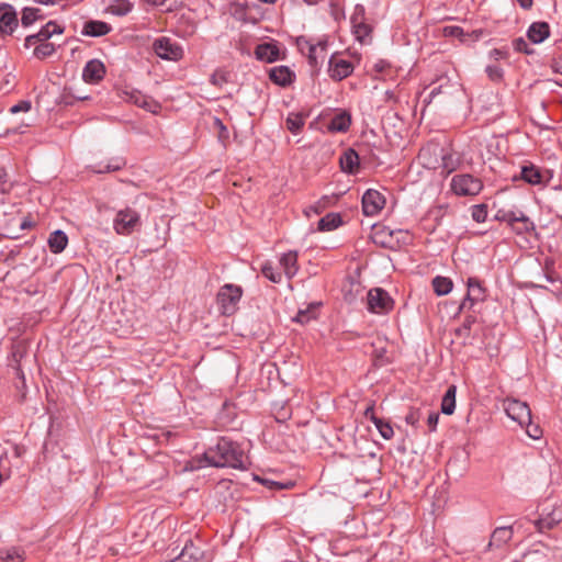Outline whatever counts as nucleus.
I'll return each mask as SVG.
<instances>
[{
	"label": "nucleus",
	"mask_w": 562,
	"mask_h": 562,
	"mask_svg": "<svg viewBox=\"0 0 562 562\" xmlns=\"http://www.w3.org/2000/svg\"><path fill=\"white\" fill-rule=\"evenodd\" d=\"M206 465L240 469L245 467V456L236 443L226 438H222L215 447H212L204 452L203 461H199V464L195 468H203Z\"/></svg>",
	"instance_id": "obj_1"
},
{
	"label": "nucleus",
	"mask_w": 562,
	"mask_h": 562,
	"mask_svg": "<svg viewBox=\"0 0 562 562\" xmlns=\"http://www.w3.org/2000/svg\"><path fill=\"white\" fill-rule=\"evenodd\" d=\"M243 296V289L239 285L227 283L220 288L216 295V303L223 315H233L238 310Z\"/></svg>",
	"instance_id": "obj_2"
},
{
	"label": "nucleus",
	"mask_w": 562,
	"mask_h": 562,
	"mask_svg": "<svg viewBox=\"0 0 562 562\" xmlns=\"http://www.w3.org/2000/svg\"><path fill=\"white\" fill-rule=\"evenodd\" d=\"M139 214L130 207L121 210L113 220V228L120 235H130L139 225Z\"/></svg>",
	"instance_id": "obj_3"
},
{
	"label": "nucleus",
	"mask_w": 562,
	"mask_h": 562,
	"mask_svg": "<svg viewBox=\"0 0 562 562\" xmlns=\"http://www.w3.org/2000/svg\"><path fill=\"white\" fill-rule=\"evenodd\" d=\"M155 54L165 60L178 61L183 57L182 47L169 37H159L153 43Z\"/></svg>",
	"instance_id": "obj_4"
},
{
	"label": "nucleus",
	"mask_w": 562,
	"mask_h": 562,
	"mask_svg": "<svg viewBox=\"0 0 562 562\" xmlns=\"http://www.w3.org/2000/svg\"><path fill=\"white\" fill-rule=\"evenodd\" d=\"M451 188L458 195H476L481 192L483 184L480 179L471 175H457L451 180Z\"/></svg>",
	"instance_id": "obj_5"
},
{
	"label": "nucleus",
	"mask_w": 562,
	"mask_h": 562,
	"mask_svg": "<svg viewBox=\"0 0 562 562\" xmlns=\"http://www.w3.org/2000/svg\"><path fill=\"white\" fill-rule=\"evenodd\" d=\"M503 408L506 415L518 423L520 427H525L527 422H530L531 411L527 403L516 398H506L503 402Z\"/></svg>",
	"instance_id": "obj_6"
},
{
	"label": "nucleus",
	"mask_w": 562,
	"mask_h": 562,
	"mask_svg": "<svg viewBox=\"0 0 562 562\" xmlns=\"http://www.w3.org/2000/svg\"><path fill=\"white\" fill-rule=\"evenodd\" d=\"M352 34L356 40L361 44H368L371 41V26L366 23L364 8L362 5L356 7V10L350 19Z\"/></svg>",
	"instance_id": "obj_7"
},
{
	"label": "nucleus",
	"mask_w": 562,
	"mask_h": 562,
	"mask_svg": "<svg viewBox=\"0 0 562 562\" xmlns=\"http://www.w3.org/2000/svg\"><path fill=\"white\" fill-rule=\"evenodd\" d=\"M368 310L375 314H384L392 310L393 300L386 291L380 288L368 292Z\"/></svg>",
	"instance_id": "obj_8"
},
{
	"label": "nucleus",
	"mask_w": 562,
	"mask_h": 562,
	"mask_svg": "<svg viewBox=\"0 0 562 562\" xmlns=\"http://www.w3.org/2000/svg\"><path fill=\"white\" fill-rule=\"evenodd\" d=\"M385 205V198L376 190L369 189L362 196V211L367 216L378 215Z\"/></svg>",
	"instance_id": "obj_9"
},
{
	"label": "nucleus",
	"mask_w": 562,
	"mask_h": 562,
	"mask_svg": "<svg viewBox=\"0 0 562 562\" xmlns=\"http://www.w3.org/2000/svg\"><path fill=\"white\" fill-rule=\"evenodd\" d=\"M64 29L54 21L47 22L36 34L26 36L24 46L26 48L48 42V40L55 34H63Z\"/></svg>",
	"instance_id": "obj_10"
},
{
	"label": "nucleus",
	"mask_w": 562,
	"mask_h": 562,
	"mask_svg": "<svg viewBox=\"0 0 562 562\" xmlns=\"http://www.w3.org/2000/svg\"><path fill=\"white\" fill-rule=\"evenodd\" d=\"M169 562H207V559L205 551L200 546L189 541L184 544L179 555Z\"/></svg>",
	"instance_id": "obj_11"
},
{
	"label": "nucleus",
	"mask_w": 562,
	"mask_h": 562,
	"mask_svg": "<svg viewBox=\"0 0 562 562\" xmlns=\"http://www.w3.org/2000/svg\"><path fill=\"white\" fill-rule=\"evenodd\" d=\"M468 293L461 303V308L472 307L475 303L482 302L485 299V289L476 278L468 279Z\"/></svg>",
	"instance_id": "obj_12"
},
{
	"label": "nucleus",
	"mask_w": 562,
	"mask_h": 562,
	"mask_svg": "<svg viewBox=\"0 0 562 562\" xmlns=\"http://www.w3.org/2000/svg\"><path fill=\"white\" fill-rule=\"evenodd\" d=\"M105 76V66L100 59L89 60L82 69V79L87 83H98Z\"/></svg>",
	"instance_id": "obj_13"
},
{
	"label": "nucleus",
	"mask_w": 562,
	"mask_h": 562,
	"mask_svg": "<svg viewBox=\"0 0 562 562\" xmlns=\"http://www.w3.org/2000/svg\"><path fill=\"white\" fill-rule=\"evenodd\" d=\"M329 75L335 80H342L353 71V66L350 61L331 56L329 59Z\"/></svg>",
	"instance_id": "obj_14"
},
{
	"label": "nucleus",
	"mask_w": 562,
	"mask_h": 562,
	"mask_svg": "<svg viewBox=\"0 0 562 562\" xmlns=\"http://www.w3.org/2000/svg\"><path fill=\"white\" fill-rule=\"evenodd\" d=\"M255 56L260 61L273 63L280 59V48L273 42L262 43L257 45Z\"/></svg>",
	"instance_id": "obj_15"
},
{
	"label": "nucleus",
	"mask_w": 562,
	"mask_h": 562,
	"mask_svg": "<svg viewBox=\"0 0 562 562\" xmlns=\"http://www.w3.org/2000/svg\"><path fill=\"white\" fill-rule=\"evenodd\" d=\"M127 101L136 104L139 108H143L151 113H157L160 109V105L157 101H155L151 97L143 94L140 91L132 90L127 92Z\"/></svg>",
	"instance_id": "obj_16"
},
{
	"label": "nucleus",
	"mask_w": 562,
	"mask_h": 562,
	"mask_svg": "<svg viewBox=\"0 0 562 562\" xmlns=\"http://www.w3.org/2000/svg\"><path fill=\"white\" fill-rule=\"evenodd\" d=\"M18 25L16 13L9 4L0 5V31L11 34Z\"/></svg>",
	"instance_id": "obj_17"
},
{
	"label": "nucleus",
	"mask_w": 562,
	"mask_h": 562,
	"mask_svg": "<svg viewBox=\"0 0 562 562\" xmlns=\"http://www.w3.org/2000/svg\"><path fill=\"white\" fill-rule=\"evenodd\" d=\"M295 75L288 66H276L269 71V78L278 86H289L293 82Z\"/></svg>",
	"instance_id": "obj_18"
},
{
	"label": "nucleus",
	"mask_w": 562,
	"mask_h": 562,
	"mask_svg": "<svg viewBox=\"0 0 562 562\" xmlns=\"http://www.w3.org/2000/svg\"><path fill=\"white\" fill-rule=\"evenodd\" d=\"M110 24L103 21L91 20L83 24L81 34L85 36L100 37L111 32Z\"/></svg>",
	"instance_id": "obj_19"
},
{
	"label": "nucleus",
	"mask_w": 562,
	"mask_h": 562,
	"mask_svg": "<svg viewBox=\"0 0 562 562\" xmlns=\"http://www.w3.org/2000/svg\"><path fill=\"white\" fill-rule=\"evenodd\" d=\"M327 56V41L321 40L317 43H313L310 53L307 54L308 63L312 67H316L319 63H323Z\"/></svg>",
	"instance_id": "obj_20"
},
{
	"label": "nucleus",
	"mask_w": 562,
	"mask_h": 562,
	"mask_svg": "<svg viewBox=\"0 0 562 562\" xmlns=\"http://www.w3.org/2000/svg\"><path fill=\"white\" fill-rule=\"evenodd\" d=\"M280 266L282 267L284 274L288 279H292L297 270V254L295 251H289L280 257Z\"/></svg>",
	"instance_id": "obj_21"
},
{
	"label": "nucleus",
	"mask_w": 562,
	"mask_h": 562,
	"mask_svg": "<svg viewBox=\"0 0 562 562\" xmlns=\"http://www.w3.org/2000/svg\"><path fill=\"white\" fill-rule=\"evenodd\" d=\"M342 171L355 173L359 168V156L353 149H347L340 157Z\"/></svg>",
	"instance_id": "obj_22"
},
{
	"label": "nucleus",
	"mask_w": 562,
	"mask_h": 562,
	"mask_svg": "<svg viewBox=\"0 0 562 562\" xmlns=\"http://www.w3.org/2000/svg\"><path fill=\"white\" fill-rule=\"evenodd\" d=\"M527 35L532 43L539 44L549 36V25L544 22L532 23Z\"/></svg>",
	"instance_id": "obj_23"
},
{
	"label": "nucleus",
	"mask_w": 562,
	"mask_h": 562,
	"mask_svg": "<svg viewBox=\"0 0 562 562\" xmlns=\"http://www.w3.org/2000/svg\"><path fill=\"white\" fill-rule=\"evenodd\" d=\"M366 416L370 417V419L373 422L376 429L379 430L380 435L384 439L389 440L394 436V430L392 426L387 422H384L383 419L374 416L372 407L367 408Z\"/></svg>",
	"instance_id": "obj_24"
},
{
	"label": "nucleus",
	"mask_w": 562,
	"mask_h": 562,
	"mask_svg": "<svg viewBox=\"0 0 562 562\" xmlns=\"http://www.w3.org/2000/svg\"><path fill=\"white\" fill-rule=\"evenodd\" d=\"M67 244L68 237L63 231L57 229L49 235L48 246L52 252H61L66 248Z\"/></svg>",
	"instance_id": "obj_25"
},
{
	"label": "nucleus",
	"mask_w": 562,
	"mask_h": 562,
	"mask_svg": "<svg viewBox=\"0 0 562 562\" xmlns=\"http://www.w3.org/2000/svg\"><path fill=\"white\" fill-rule=\"evenodd\" d=\"M351 124V117L347 112L336 114L328 125L330 132H347Z\"/></svg>",
	"instance_id": "obj_26"
},
{
	"label": "nucleus",
	"mask_w": 562,
	"mask_h": 562,
	"mask_svg": "<svg viewBox=\"0 0 562 562\" xmlns=\"http://www.w3.org/2000/svg\"><path fill=\"white\" fill-rule=\"evenodd\" d=\"M133 9V3L130 0H111L106 7V11L113 15L123 16L130 13Z\"/></svg>",
	"instance_id": "obj_27"
},
{
	"label": "nucleus",
	"mask_w": 562,
	"mask_h": 562,
	"mask_svg": "<svg viewBox=\"0 0 562 562\" xmlns=\"http://www.w3.org/2000/svg\"><path fill=\"white\" fill-rule=\"evenodd\" d=\"M456 393L457 387L456 385H450L448 390L446 391L442 402H441V412L446 415L453 414L456 409Z\"/></svg>",
	"instance_id": "obj_28"
},
{
	"label": "nucleus",
	"mask_w": 562,
	"mask_h": 562,
	"mask_svg": "<svg viewBox=\"0 0 562 562\" xmlns=\"http://www.w3.org/2000/svg\"><path fill=\"white\" fill-rule=\"evenodd\" d=\"M341 224V218L337 213H329L318 221V231L330 232Z\"/></svg>",
	"instance_id": "obj_29"
},
{
	"label": "nucleus",
	"mask_w": 562,
	"mask_h": 562,
	"mask_svg": "<svg viewBox=\"0 0 562 562\" xmlns=\"http://www.w3.org/2000/svg\"><path fill=\"white\" fill-rule=\"evenodd\" d=\"M513 537V531L508 527H499L494 530L492 533L490 544H495L497 547L507 543Z\"/></svg>",
	"instance_id": "obj_30"
},
{
	"label": "nucleus",
	"mask_w": 562,
	"mask_h": 562,
	"mask_svg": "<svg viewBox=\"0 0 562 562\" xmlns=\"http://www.w3.org/2000/svg\"><path fill=\"white\" fill-rule=\"evenodd\" d=\"M0 560L3 562H23L24 551L15 547L0 549Z\"/></svg>",
	"instance_id": "obj_31"
},
{
	"label": "nucleus",
	"mask_w": 562,
	"mask_h": 562,
	"mask_svg": "<svg viewBox=\"0 0 562 562\" xmlns=\"http://www.w3.org/2000/svg\"><path fill=\"white\" fill-rule=\"evenodd\" d=\"M34 46L35 47L33 50V55L37 59L48 58V57L53 56L56 52V46L54 45V43H50V42L40 43Z\"/></svg>",
	"instance_id": "obj_32"
},
{
	"label": "nucleus",
	"mask_w": 562,
	"mask_h": 562,
	"mask_svg": "<svg viewBox=\"0 0 562 562\" xmlns=\"http://www.w3.org/2000/svg\"><path fill=\"white\" fill-rule=\"evenodd\" d=\"M521 178L530 184H540L542 181V175L535 166L522 167Z\"/></svg>",
	"instance_id": "obj_33"
},
{
	"label": "nucleus",
	"mask_w": 562,
	"mask_h": 562,
	"mask_svg": "<svg viewBox=\"0 0 562 562\" xmlns=\"http://www.w3.org/2000/svg\"><path fill=\"white\" fill-rule=\"evenodd\" d=\"M305 123V117L301 113H290L286 117V127L293 133L297 134Z\"/></svg>",
	"instance_id": "obj_34"
},
{
	"label": "nucleus",
	"mask_w": 562,
	"mask_h": 562,
	"mask_svg": "<svg viewBox=\"0 0 562 562\" xmlns=\"http://www.w3.org/2000/svg\"><path fill=\"white\" fill-rule=\"evenodd\" d=\"M452 281L449 278L436 277L432 280L434 291L438 295H446L452 290Z\"/></svg>",
	"instance_id": "obj_35"
},
{
	"label": "nucleus",
	"mask_w": 562,
	"mask_h": 562,
	"mask_svg": "<svg viewBox=\"0 0 562 562\" xmlns=\"http://www.w3.org/2000/svg\"><path fill=\"white\" fill-rule=\"evenodd\" d=\"M508 221L512 224L519 223L520 224L519 229H521V231H529L533 227L532 222L527 216H525L521 212H519L518 214H516L514 212L509 213Z\"/></svg>",
	"instance_id": "obj_36"
},
{
	"label": "nucleus",
	"mask_w": 562,
	"mask_h": 562,
	"mask_svg": "<svg viewBox=\"0 0 562 562\" xmlns=\"http://www.w3.org/2000/svg\"><path fill=\"white\" fill-rule=\"evenodd\" d=\"M262 274L273 283H280L282 280V274L277 271L271 262H266L261 267Z\"/></svg>",
	"instance_id": "obj_37"
},
{
	"label": "nucleus",
	"mask_w": 562,
	"mask_h": 562,
	"mask_svg": "<svg viewBox=\"0 0 562 562\" xmlns=\"http://www.w3.org/2000/svg\"><path fill=\"white\" fill-rule=\"evenodd\" d=\"M40 10L36 8H24L22 11L21 22L24 26L34 23L38 18Z\"/></svg>",
	"instance_id": "obj_38"
},
{
	"label": "nucleus",
	"mask_w": 562,
	"mask_h": 562,
	"mask_svg": "<svg viewBox=\"0 0 562 562\" xmlns=\"http://www.w3.org/2000/svg\"><path fill=\"white\" fill-rule=\"evenodd\" d=\"M524 428H526V434L532 439H540L542 436V429L539 425L533 424L531 419L525 424Z\"/></svg>",
	"instance_id": "obj_39"
},
{
	"label": "nucleus",
	"mask_w": 562,
	"mask_h": 562,
	"mask_svg": "<svg viewBox=\"0 0 562 562\" xmlns=\"http://www.w3.org/2000/svg\"><path fill=\"white\" fill-rule=\"evenodd\" d=\"M472 218L477 222V223H482L486 220V216H487V211H486V206L483 205V204H480V205H474L472 207Z\"/></svg>",
	"instance_id": "obj_40"
},
{
	"label": "nucleus",
	"mask_w": 562,
	"mask_h": 562,
	"mask_svg": "<svg viewBox=\"0 0 562 562\" xmlns=\"http://www.w3.org/2000/svg\"><path fill=\"white\" fill-rule=\"evenodd\" d=\"M32 104L30 101L23 100L18 104L10 108V113L12 115H16L19 113H29L31 111Z\"/></svg>",
	"instance_id": "obj_41"
},
{
	"label": "nucleus",
	"mask_w": 562,
	"mask_h": 562,
	"mask_svg": "<svg viewBox=\"0 0 562 562\" xmlns=\"http://www.w3.org/2000/svg\"><path fill=\"white\" fill-rule=\"evenodd\" d=\"M486 74L492 81H501L503 78V69L496 65L487 66Z\"/></svg>",
	"instance_id": "obj_42"
},
{
	"label": "nucleus",
	"mask_w": 562,
	"mask_h": 562,
	"mask_svg": "<svg viewBox=\"0 0 562 562\" xmlns=\"http://www.w3.org/2000/svg\"><path fill=\"white\" fill-rule=\"evenodd\" d=\"M443 34L446 36L458 37L462 42L465 41V38H464L465 34H464L463 30L459 26H446V27H443Z\"/></svg>",
	"instance_id": "obj_43"
},
{
	"label": "nucleus",
	"mask_w": 562,
	"mask_h": 562,
	"mask_svg": "<svg viewBox=\"0 0 562 562\" xmlns=\"http://www.w3.org/2000/svg\"><path fill=\"white\" fill-rule=\"evenodd\" d=\"M34 124L33 119H22V120H15L12 126V130L14 132L23 133L24 128L30 127Z\"/></svg>",
	"instance_id": "obj_44"
},
{
	"label": "nucleus",
	"mask_w": 562,
	"mask_h": 562,
	"mask_svg": "<svg viewBox=\"0 0 562 562\" xmlns=\"http://www.w3.org/2000/svg\"><path fill=\"white\" fill-rule=\"evenodd\" d=\"M312 318H315V311H299L296 316L294 317V321L301 324L308 323Z\"/></svg>",
	"instance_id": "obj_45"
},
{
	"label": "nucleus",
	"mask_w": 562,
	"mask_h": 562,
	"mask_svg": "<svg viewBox=\"0 0 562 562\" xmlns=\"http://www.w3.org/2000/svg\"><path fill=\"white\" fill-rule=\"evenodd\" d=\"M296 45L302 54L307 55L312 48L313 42L304 36H301L296 40Z\"/></svg>",
	"instance_id": "obj_46"
},
{
	"label": "nucleus",
	"mask_w": 562,
	"mask_h": 562,
	"mask_svg": "<svg viewBox=\"0 0 562 562\" xmlns=\"http://www.w3.org/2000/svg\"><path fill=\"white\" fill-rule=\"evenodd\" d=\"M524 562H541L544 560V555L540 550H532L525 554Z\"/></svg>",
	"instance_id": "obj_47"
},
{
	"label": "nucleus",
	"mask_w": 562,
	"mask_h": 562,
	"mask_svg": "<svg viewBox=\"0 0 562 562\" xmlns=\"http://www.w3.org/2000/svg\"><path fill=\"white\" fill-rule=\"evenodd\" d=\"M438 419H439V415H438V413H436V412H432V413H430V414L428 415V417H427V424H428L429 429H430L431 431H434V430L436 429L437 424H438Z\"/></svg>",
	"instance_id": "obj_48"
},
{
	"label": "nucleus",
	"mask_w": 562,
	"mask_h": 562,
	"mask_svg": "<svg viewBox=\"0 0 562 562\" xmlns=\"http://www.w3.org/2000/svg\"><path fill=\"white\" fill-rule=\"evenodd\" d=\"M506 56H507V53L505 50L497 49V48L491 50V53H490V57L493 58L494 60H499V59L506 58Z\"/></svg>",
	"instance_id": "obj_49"
},
{
	"label": "nucleus",
	"mask_w": 562,
	"mask_h": 562,
	"mask_svg": "<svg viewBox=\"0 0 562 562\" xmlns=\"http://www.w3.org/2000/svg\"><path fill=\"white\" fill-rule=\"evenodd\" d=\"M322 207H323V205H321V203H318L317 205L310 206L305 210V214H306V216H311L312 213L318 214L321 212Z\"/></svg>",
	"instance_id": "obj_50"
},
{
	"label": "nucleus",
	"mask_w": 562,
	"mask_h": 562,
	"mask_svg": "<svg viewBox=\"0 0 562 562\" xmlns=\"http://www.w3.org/2000/svg\"><path fill=\"white\" fill-rule=\"evenodd\" d=\"M418 418L419 416L417 415V413L412 412L406 416V422L408 424L415 425L418 422Z\"/></svg>",
	"instance_id": "obj_51"
},
{
	"label": "nucleus",
	"mask_w": 562,
	"mask_h": 562,
	"mask_svg": "<svg viewBox=\"0 0 562 562\" xmlns=\"http://www.w3.org/2000/svg\"><path fill=\"white\" fill-rule=\"evenodd\" d=\"M222 81H225L224 79V74L223 72H215L213 76H212V82L214 85H218L220 82Z\"/></svg>",
	"instance_id": "obj_52"
},
{
	"label": "nucleus",
	"mask_w": 562,
	"mask_h": 562,
	"mask_svg": "<svg viewBox=\"0 0 562 562\" xmlns=\"http://www.w3.org/2000/svg\"><path fill=\"white\" fill-rule=\"evenodd\" d=\"M24 450L22 447L18 445H12V453L15 458H20L23 454Z\"/></svg>",
	"instance_id": "obj_53"
},
{
	"label": "nucleus",
	"mask_w": 562,
	"mask_h": 562,
	"mask_svg": "<svg viewBox=\"0 0 562 562\" xmlns=\"http://www.w3.org/2000/svg\"><path fill=\"white\" fill-rule=\"evenodd\" d=\"M517 2L520 4L524 9H529L532 5V0H517Z\"/></svg>",
	"instance_id": "obj_54"
},
{
	"label": "nucleus",
	"mask_w": 562,
	"mask_h": 562,
	"mask_svg": "<svg viewBox=\"0 0 562 562\" xmlns=\"http://www.w3.org/2000/svg\"><path fill=\"white\" fill-rule=\"evenodd\" d=\"M514 45L517 50H521L522 46H525L526 43L522 38H518V40H515Z\"/></svg>",
	"instance_id": "obj_55"
},
{
	"label": "nucleus",
	"mask_w": 562,
	"mask_h": 562,
	"mask_svg": "<svg viewBox=\"0 0 562 562\" xmlns=\"http://www.w3.org/2000/svg\"><path fill=\"white\" fill-rule=\"evenodd\" d=\"M214 124L223 132H226V127L223 125L222 121L218 119L214 120Z\"/></svg>",
	"instance_id": "obj_56"
},
{
	"label": "nucleus",
	"mask_w": 562,
	"mask_h": 562,
	"mask_svg": "<svg viewBox=\"0 0 562 562\" xmlns=\"http://www.w3.org/2000/svg\"><path fill=\"white\" fill-rule=\"evenodd\" d=\"M558 67H559L560 72L562 74V56L560 57V59L558 61Z\"/></svg>",
	"instance_id": "obj_57"
},
{
	"label": "nucleus",
	"mask_w": 562,
	"mask_h": 562,
	"mask_svg": "<svg viewBox=\"0 0 562 562\" xmlns=\"http://www.w3.org/2000/svg\"><path fill=\"white\" fill-rule=\"evenodd\" d=\"M473 34L475 35V38H479L482 35V31H474Z\"/></svg>",
	"instance_id": "obj_58"
},
{
	"label": "nucleus",
	"mask_w": 562,
	"mask_h": 562,
	"mask_svg": "<svg viewBox=\"0 0 562 562\" xmlns=\"http://www.w3.org/2000/svg\"><path fill=\"white\" fill-rule=\"evenodd\" d=\"M26 227H29V224L26 222L21 223V228L22 229H25Z\"/></svg>",
	"instance_id": "obj_59"
},
{
	"label": "nucleus",
	"mask_w": 562,
	"mask_h": 562,
	"mask_svg": "<svg viewBox=\"0 0 562 562\" xmlns=\"http://www.w3.org/2000/svg\"><path fill=\"white\" fill-rule=\"evenodd\" d=\"M5 453V451L3 450V448L0 446V459L2 458V456Z\"/></svg>",
	"instance_id": "obj_60"
},
{
	"label": "nucleus",
	"mask_w": 562,
	"mask_h": 562,
	"mask_svg": "<svg viewBox=\"0 0 562 562\" xmlns=\"http://www.w3.org/2000/svg\"><path fill=\"white\" fill-rule=\"evenodd\" d=\"M153 2H154V3H160V4H161V3L164 2V0H153Z\"/></svg>",
	"instance_id": "obj_61"
},
{
	"label": "nucleus",
	"mask_w": 562,
	"mask_h": 562,
	"mask_svg": "<svg viewBox=\"0 0 562 562\" xmlns=\"http://www.w3.org/2000/svg\"><path fill=\"white\" fill-rule=\"evenodd\" d=\"M2 237H4V235L0 233V240L2 239Z\"/></svg>",
	"instance_id": "obj_62"
}]
</instances>
